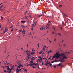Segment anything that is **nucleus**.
<instances>
[{"instance_id":"obj_1","label":"nucleus","mask_w":73,"mask_h":73,"mask_svg":"<svg viewBox=\"0 0 73 73\" xmlns=\"http://www.w3.org/2000/svg\"><path fill=\"white\" fill-rule=\"evenodd\" d=\"M17 64L19 65V66L17 67V68L16 70V73H18L19 72V69H21V67H23V66L22 65H21V62L20 61H18L17 62Z\"/></svg>"},{"instance_id":"obj_2","label":"nucleus","mask_w":73,"mask_h":73,"mask_svg":"<svg viewBox=\"0 0 73 73\" xmlns=\"http://www.w3.org/2000/svg\"><path fill=\"white\" fill-rule=\"evenodd\" d=\"M61 56L63 57L62 59L61 60V62H64L65 60L64 59H66L67 58V57H66L64 54L63 53L61 54Z\"/></svg>"},{"instance_id":"obj_3","label":"nucleus","mask_w":73,"mask_h":73,"mask_svg":"<svg viewBox=\"0 0 73 73\" xmlns=\"http://www.w3.org/2000/svg\"><path fill=\"white\" fill-rule=\"evenodd\" d=\"M54 56H55V58L57 59L58 58H60V56H61V55L58 54V53L57 52L56 54L54 55Z\"/></svg>"},{"instance_id":"obj_4","label":"nucleus","mask_w":73,"mask_h":73,"mask_svg":"<svg viewBox=\"0 0 73 73\" xmlns=\"http://www.w3.org/2000/svg\"><path fill=\"white\" fill-rule=\"evenodd\" d=\"M7 72H10V68L9 67V66H7Z\"/></svg>"},{"instance_id":"obj_5","label":"nucleus","mask_w":73,"mask_h":73,"mask_svg":"<svg viewBox=\"0 0 73 73\" xmlns=\"http://www.w3.org/2000/svg\"><path fill=\"white\" fill-rule=\"evenodd\" d=\"M30 63H31L29 65H30V66H31L32 65V64L33 63V61H31L30 62Z\"/></svg>"},{"instance_id":"obj_6","label":"nucleus","mask_w":73,"mask_h":73,"mask_svg":"<svg viewBox=\"0 0 73 73\" xmlns=\"http://www.w3.org/2000/svg\"><path fill=\"white\" fill-rule=\"evenodd\" d=\"M22 33H23V35H24L25 34V30H24V29H23V30H22Z\"/></svg>"},{"instance_id":"obj_7","label":"nucleus","mask_w":73,"mask_h":73,"mask_svg":"<svg viewBox=\"0 0 73 73\" xmlns=\"http://www.w3.org/2000/svg\"><path fill=\"white\" fill-rule=\"evenodd\" d=\"M44 16V14H41L40 15H38V17H40L42 16Z\"/></svg>"},{"instance_id":"obj_8","label":"nucleus","mask_w":73,"mask_h":73,"mask_svg":"<svg viewBox=\"0 0 73 73\" xmlns=\"http://www.w3.org/2000/svg\"><path fill=\"white\" fill-rule=\"evenodd\" d=\"M24 52H26V53L27 54V55L28 56V57H29V56H30V54H28V52H27L26 51H24Z\"/></svg>"},{"instance_id":"obj_9","label":"nucleus","mask_w":73,"mask_h":73,"mask_svg":"<svg viewBox=\"0 0 73 73\" xmlns=\"http://www.w3.org/2000/svg\"><path fill=\"white\" fill-rule=\"evenodd\" d=\"M25 21H21V23H22L23 24H24L25 23Z\"/></svg>"},{"instance_id":"obj_10","label":"nucleus","mask_w":73,"mask_h":73,"mask_svg":"<svg viewBox=\"0 0 73 73\" xmlns=\"http://www.w3.org/2000/svg\"><path fill=\"white\" fill-rule=\"evenodd\" d=\"M31 59V58L27 56V57L26 58L27 61H28V59Z\"/></svg>"},{"instance_id":"obj_11","label":"nucleus","mask_w":73,"mask_h":73,"mask_svg":"<svg viewBox=\"0 0 73 73\" xmlns=\"http://www.w3.org/2000/svg\"><path fill=\"white\" fill-rule=\"evenodd\" d=\"M47 25H48V26H46V27H47V28H46V29H47V28H49V26L50 25V24H48H48H47Z\"/></svg>"},{"instance_id":"obj_12","label":"nucleus","mask_w":73,"mask_h":73,"mask_svg":"<svg viewBox=\"0 0 73 73\" xmlns=\"http://www.w3.org/2000/svg\"><path fill=\"white\" fill-rule=\"evenodd\" d=\"M8 29H6L5 30V31H4L5 32V33H6L7 32V31L8 32Z\"/></svg>"},{"instance_id":"obj_13","label":"nucleus","mask_w":73,"mask_h":73,"mask_svg":"<svg viewBox=\"0 0 73 73\" xmlns=\"http://www.w3.org/2000/svg\"><path fill=\"white\" fill-rule=\"evenodd\" d=\"M22 30H20L19 31V33H20L21 32H22Z\"/></svg>"},{"instance_id":"obj_14","label":"nucleus","mask_w":73,"mask_h":73,"mask_svg":"<svg viewBox=\"0 0 73 73\" xmlns=\"http://www.w3.org/2000/svg\"><path fill=\"white\" fill-rule=\"evenodd\" d=\"M31 26L32 27H35V26L34 25V24H33L31 25Z\"/></svg>"},{"instance_id":"obj_15","label":"nucleus","mask_w":73,"mask_h":73,"mask_svg":"<svg viewBox=\"0 0 73 73\" xmlns=\"http://www.w3.org/2000/svg\"><path fill=\"white\" fill-rule=\"evenodd\" d=\"M39 58H40V59H41V60L43 59V58H41V56H39Z\"/></svg>"},{"instance_id":"obj_16","label":"nucleus","mask_w":73,"mask_h":73,"mask_svg":"<svg viewBox=\"0 0 73 73\" xmlns=\"http://www.w3.org/2000/svg\"><path fill=\"white\" fill-rule=\"evenodd\" d=\"M13 69L12 68H11V69H10V72H9L8 73H10L11 72V70H12Z\"/></svg>"},{"instance_id":"obj_17","label":"nucleus","mask_w":73,"mask_h":73,"mask_svg":"<svg viewBox=\"0 0 73 73\" xmlns=\"http://www.w3.org/2000/svg\"><path fill=\"white\" fill-rule=\"evenodd\" d=\"M34 65H35V66L36 65V64H35V63H33L32 64V65L33 66H34Z\"/></svg>"},{"instance_id":"obj_18","label":"nucleus","mask_w":73,"mask_h":73,"mask_svg":"<svg viewBox=\"0 0 73 73\" xmlns=\"http://www.w3.org/2000/svg\"><path fill=\"white\" fill-rule=\"evenodd\" d=\"M41 29H42V30H43L44 29V27H42L40 28V30H41Z\"/></svg>"},{"instance_id":"obj_19","label":"nucleus","mask_w":73,"mask_h":73,"mask_svg":"<svg viewBox=\"0 0 73 73\" xmlns=\"http://www.w3.org/2000/svg\"><path fill=\"white\" fill-rule=\"evenodd\" d=\"M48 60H47V63H46V64H49L50 63V62H48Z\"/></svg>"},{"instance_id":"obj_20","label":"nucleus","mask_w":73,"mask_h":73,"mask_svg":"<svg viewBox=\"0 0 73 73\" xmlns=\"http://www.w3.org/2000/svg\"><path fill=\"white\" fill-rule=\"evenodd\" d=\"M43 51H41L39 53V54H41L42 53V52Z\"/></svg>"},{"instance_id":"obj_21","label":"nucleus","mask_w":73,"mask_h":73,"mask_svg":"<svg viewBox=\"0 0 73 73\" xmlns=\"http://www.w3.org/2000/svg\"><path fill=\"white\" fill-rule=\"evenodd\" d=\"M31 66H32V67H33V68H36V67H35L33 66V65H31V66H30L31 67Z\"/></svg>"},{"instance_id":"obj_22","label":"nucleus","mask_w":73,"mask_h":73,"mask_svg":"<svg viewBox=\"0 0 73 73\" xmlns=\"http://www.w3.org/2000/svg\"><path fill=\"white\" fill-rule=\"evenodd\" d=\"M52 52H51V50H50V51H49V52H48V53L49 54V53H51Z\"/></svg>"},{"instance_id":"obj_23","label":"nucleus","mask_w":73,"mask_h":73,"mask_svg":"<svg viewBox=\"0 0 73 73\" xmlns=\"http://www.w3.org/2000/svg\"><path fill=\"white\" fill-rule=\"evenodd\" d=\"M1 19L2 20H3V17L2 16H1Z\"/></svg>"},{"instance_id":"obj_24","label":"nucleus","mask_w":73,"mask_h":73,"mask_svg":"<svg viewBox=\"0 0 73 73\" xmlns=\"http://www.w3.org/2000/svg\"><path fill=\"white\" fill-rule=\"evenodd\" d=\"M54 58H55V56H54H54H53V57L52 59Z\"/></svg>"},{"instance_id":"obj_25","label":"nucleus","mask_w":73,"mask_h":73,"mask_svg":"<svg viewBox=\"0 0 73 73\" xmlns=\"http://www.w3.org/2000/svg\"><path fill=\"white\" fill-rule=\"evenodd\" d=\"M35 54V52H33V53L32 52V53H31V55H33V54Z\"/></svg>"},{"instance_id":"obj_26","label":"nucleus","mask_w":73,"mask_h":73,"mask_svg":"<svg viewBox=\"0 0 73 73\" xmlns=\"http://www.w3.org/2000/svg\"><path fill=\"white\" fill-rule=\"evenodd\" d=\"M53 66L54 68H56V66H55L54 65H53Z\"/></svg>"},{"instance_id":"obj_27","label":"nucleus","mask_w":73,"mask_h":73,"mask_svg":"<svg viewBox=\"0 0 73 73\" xmlns=\"http://www.w3.org/2000/svg\"><path fill=\"white\" fill-rule=\"evenodd\" d=\"M58 35L59 36H61V34H60V33H58Z\"/></svg>"},{"instance_id":"obj_28","label":"nucleus","mask_w":73,"mask_h":73,"mask_svg":"<svg viewBox=\"0 0 73 73\" xmlns=\"http://www.w3.org/2000/svg\"><path fill=\"white\" fill-rule=\"evenodd\" d=\"M3 5H1L0 7V9L1 8L3 7Z\"/></svg>"},{"instance_id":"obj_29","label":"nucleus","mask_w":73,"mask_h":73,"mask_svg":"<svg viewBox=\"0 0 73 73\" xmlns=\"http://www.w3.org/2000/svg\"><path fill=\"white\" fill-rule=\"evenodd\" d=\"M61 65V63H59V64H58V65L59 66H60Z\"/></svg>"},{"instance_id":"obj_30","label":"nucleus","mask_w":73,"mask_h":73,"mask_svg":"<svg viewBox=\"0 0 73 73\" xmlns=\"http://www.w3.org/2000/svg\"><path fill=\"white\" fill-rule=\"evenodd\" d=\"M44 59L46 60H46H47L46 58H43V59Z\"/></svg>"},{"instance_id":"obj_31","label":"nucleus","mask_w":73,"mask_h":73,"mask_svg":"<svg viewBox=\"0 0 73 73\" xmlns=\"http://www.w3.org/2000/svg\"><path fill=\"white\" fill-rule=\"evenodd\" d=\"M54 62H57V60H56L55 59V60L54 61Z\"/></svg>"},{"instance_id":"obj_32","label":"nucleus","mask_w":73,"mask_h":73,"mask_svg":"<svg viewBox=\"0 0 73 73\" xmlns=\"http://www.w3.org/2000/svg\"><path fill=\"white\" fill-rule=\"evenodd\" d=\"M39 60H38L36 61L37 63H38V61H39Z\"/></svg>"},{"instance_id":"obj_33","label":"nucleus","mask_w":73,"mask_h":73,"mask_svg":"<svg viewBox=\"0 0 73 73\" xmlns=\"http://www.w3.org/2000/svg\"><path fill=\"white\" fill-rule=\"evenodd\" d=\"M38 63H37L36 64V65H35V66H38Z\"/></svg>"},{"instance_id":"obj_34","label":"nucleus","mask_w":73,"mask_h":73,"mask_svg":"<svg viewBox=\"0 0 73 73\" xmlns=\"http://www.w3.org/2000/svg\"><path fill=\"white\" fill-rule=\"evenodd\" d=\"M14 66H12V69H14Z\"/></svg>"},{"instance_id":"obj_35","label":"nucleus","mask_w":73,"mask_h":73,"mask_svg":"<svg viewBox=\"0 0 73 73\" xmlns=\"http://www.w3.org/2000/svg\"><path fill=\"white\" fill-rule=\"evenodd\" d=\"M3 71H4V72H5L6 73H7V71H6L5 70H3Z\"/></svg>"},{"instance_id":"obj_36","label":"nucleus","mask_w":73,"mask_h":73,"mask_svg":"<svg viewBox=\"0 0 73 73\" xmlns=\"http://www.w3.org/2000/svg\"><path fill=\"white\" fill-rule=\"evenodd\" d=\"M61 7H62V5H60L59 7L60 8Z\"/></svg>"},{"instance_id":"obj_37","label":"nucleus","mask_w":73,"mask_h":73,"mask_svg":"<svg viewBox=\"0 0 73 73\" xmlns=\"http://www.w3.org/2000/svg\"><path fill=\"white\" fill-rule=\"evenodd\" d=\"M43 50H44V51H45V48H44V47H43Z\"/></svg>"},{"instance_id":"obj_38","label":"nucleus","mask_w":73,"mask_h":73,"mask_svg":"<svg viewBox=\"0 0 73 73\" xmlns=\"http://www.w3.org/2000/svg\"><path fill=\"white\" fill-rule=\"evenodd\" d=\"M45 54V53L44 52H43V53H42V55H44V54Z\"/></svg>"},{"instance_id":"obj_39","label":"nucleus","mask_w":73,"mask_h":73,"mask_svg":"<svg viewBox=\"0 0 73 73\" xmlns=\"http://www.w3.org/2000/svg\"><path fill=\"white\" fill-rule=\"evenodd\" d=\"M3 3H1V4H0V5H1L2 4H3Z\"/></svg>"},{"instance_id":"obj_40","label":"nucleus","mask_w":73,"mask_h":73,"mask_svg":"<svg viewBox=\"0 0 73 73\" xmlns=\"http://www.w3.org/2000/svg\"><path fill=\"white\" fill-rule=\"evenodd\" d=\"M45 65H46V66H48V67H49V66L47 64H45Z\"/></svg>"},{"instance_id":"obj_41","label":"nucleus","mask_w":73,"mask_h":73,"mask_svg":"<svg viewBox=\"0 0 73 73\" xmlns=\"http://www.w3.org/2000/svg\"><path fill=\"white\" fill-rule=\"evenodd\" d=\"M24 71H25V72H27V69H25V70H24Z\"/></svg>"},{"instance_id":"obj_42","label":"nucleus","mask_w":73,"mask_h":73,"mask_svg":"<svg viewBox=\"0 0 73 73\" xmlns=\"http://www.w3.org/2000/svg\"><path fill=\"white\" fill-rule=\"evenodd\" d=\"M23 69L24 70V71H25V70L26 69L25 68H23Z\"/></svg>"},{"instance_id":"obj_43","label":"nucleus","mask_w":73,"mask_h":73,"mask_svg":"<svg viewBox=\"0 0 73 73\" xmlns=\"http://www.w3.org/2000/svg\"><path fill=\"white\" fill-rule=\"evenodd\" d=\"M60 29L61 30H62V27H60Z\"/></svg>"},{"instance_id":"obj_44","label":"nucleus","mask_w":73,"mask_h":73,"mask_svg":"<svg viewBox=\"0 0 73 73\" xmlns=\"http://www.w3.org/2000/svg\"><path fill=\"white\" fill-rule=\"evenodd\" d=\"M32 58H33V59H34V60H35V58H34V57H32Z\"/></svg>"},{"instance_id":"obj_45","label":"nucleus","mask_w":73,"mask_h":73,"mask_svg":"<svg viewBox=\"0 0 73 73\" xmlns=\"http://www.w3.org/2000/svg\"><path fill=\"white\" fill-rule=\"evenodd\" d=\"M3 34H5V31H3Z\"/></svg>"},{"instance_id":"obj_46","label":"nucleus","mask_w":73,"mask_h":73,"mask_svg":"<svg viewBox=\"0 0 73 73\" xmlns=\"http://www.w3.org/2000/svg\"><path fill=\"white\" fill-rule=\"evenodd\" d=\"M3 34H5V31H3Z\"/></svg>"},{"instance_id":"obj_47","label":"nucleus","mask_w":73,"mask_h":73,"mask_svg":"<svg viewBox=\"0 0 73 73\" xmlns=\"http://www.w3.org/2000/svg\"><path fill=\"white\" fill-rule=\"evenodd\" d=\"M54 61H52V62H51V63H54Z\"/></svg>"},{"instance_id":"obj_48","label":"nucleus","mask_w":73,"mask_h":73,"mask_svg":"<svg viewBox=\"0 0 73 73\" xmlns=\"http://www.w3.org/2000/svg\"><path fill=\"white\" fill-rule=\"evenodd\" d=\"M26 52H29V53H30V52L28 51V50H27V51H26Z\"/></svg>"},{"instance_id":"obj_49","label":"nucleus","mask_w":73,"mask_h":73,"mask_svg":"<svg viewBox=\"0 0 73 73\" xmlns=\"http://www.w3.org/2000/svg\"><path fill=\"white\" fill-rule=\"evenodd\" d=\"M54 41H55L56 42V39L55 38H54Z\"/></svg>"},{"instance_id":"obj_50","label":"nucleus","mask_w":73,"mask_h":73,"mask_svg":"<svg viewBox=\"0 0 73 73\" xmlns=\"http://www.w3.org/2000/svg\"><path fill=\"white\" fill-rule=\"evenodd\" d=\"M5 68H6V67H7V66H5Z\"/></svg>"},{"instance_id":"obj_51","label":"nucleus","mask_w":73,"mask_h":73,"mask_svg":"<svg viewBox=\"0 0 73 73\" xmlns=\"http://www.w3.org/2000/svg\"><path fill=\"white\" fill-rule=\"evenodd\" d=\"M68 53V54H70V53L68 52V53Z\"/></svg>"},{"instance_id":"obj_52","label":"nucleus","mask_w":73,"mask_h":73,"mask_svg":"<svg viewBox=\"0 0 73 73\" xmlns=\"http://www.w3.org/2000/svg\"><path fill=\"white\" fill-rule=\"evenodd\" d=\"M64 23V22H62V25H63Z\"/></svg>"},{"instance_id":"obj_53","label":"nucleus","mask_w":73,"mask_h":73,"mask_svg":"<svg viewBox=\"0 0 73 73\" xmlns=\"http://www.w3.org/2000/svg\"><path fill=\"white\" fill-rule=\"evenodd\" d=\"M5 65H8V64L7 63H5Z\"/></svg>"},{"instance_id":"obj_54","label":"nucleus","mask_w":73,"mask_h":73,"mask_svg":"<svg viewBox=\"0 0 73 73\" xmlns=\"http://www.w3.org/2000/svg\"><path fill=\"white\" fill-rule=\"evenodd\" d=\"M38 68L39 69H40V67H39V66H38Z\"/></svg>"},{"instance_id":"obj_55","label":"nucleus","mask_w":73,"mask_h":73,"mask_svg":"<svg viewBox=\"0 0 73 73\" xmlns=\"http://www.w3.org/2000/svg\"><path fill=\"white\" fill-rule=\"evenodd\" d=\"M49 42H50V43H51V41H50V40H49Z\"/></svg>"},{"instance_id":"obj_56","label":"nucleus","mask_w":73,"mask_h":73,"mask_svg":"<svg viewBox=\"0 0 73 73\" xmlns=\"http://www.w3.org/2000/svg\"><path fill=\"white\" fill-rule=\"evenodd\" d=\"M51 64H50V65H49V66H50V67H52V66H51Z\"/></svg>"},{"instance_id":"obj_57","label":"nucleus","mask_w":73,"mask_h":73,"mask_svg":"<svg viewBox=\"0 0 73 73\" xmlns=\"http://www.w3.org/2000/svg\"><path fill=\"white\" fill-rule=\"evenodd\" d=\"M63 46H66V44H63Z\"/></svg>"},{"instance_id":"obj_58","label":"nucleus","mask_w":73,"mask_h":73,"mask_svg":"<svg viewBox=\"0 0 73 73\" xmlns=\"http://www.w3.org/2000/svg\"><path fill=\"white\" fill-rule=\"evenodd\" d=\"M39 62H40V63H41V61L40 60H39Z\"/></svg>"},{"instance_id":"obj_59","label":"nucleus","mask_w":73,"mask_h":73,"mask_svg":"<svg viewBox=\"0 0 73 73\" xmlns=\"http://www.w3.org/2000/svg\"><path fill=\"white\" fill-rule=\"evenodd\" d=\"M37 23V22H36L35 23V24H36Z\"/></svg>"},{"instance_id":"obj_60","label":"nucleus","mask_w":73,"mask_h":73,"mask_svg":"<svg viewBox=\"0 0 73 73\" xmlns=\"http://www.w3.org/2000/svg\"><path fill=\"white\" fill-rule=\"evenodd\" d=\"M52 34H54V32H52Z\"/></svg>"},{"instance_id":"obj_61","label":"nucleus","mask_w":73,"mask_h":73,"mask_svg":"<svg viewBox=\"0 0 73 73\" xmlns=\"http://www.w3.org/2000/svg\"><path fill=\"white\" fill-rule=\"evenodd\" d=\"M40 60L41 61H42V59H40Z\"/></svg>"},{"instance_id":"obj_62","label":"nucleus","mask_w":73,"mask_h":73,"mask_svg":"<svg viewBox=\"0 0 73 73\" xmlns=\"http://www.w3.org/2000/svg\"><path fill=\"white\" fill-rule=\"evenodd\" d=\"M21 69H20V70H19V71H21Z\"/></svg>"},{"instance_id":"obj_63","label":"nucleus","mask_w":73,"mask_h":73,"mask_svg":"<svg viewBox=\"0 0 73 73\" xmlns=\"http://www.w3.org/2000/svg\"><path fill=\"white\" fill-rule=\"evenodd\" d=\"M37 45L38 46H39V43H38Z\"/></svg>"},{"instance_id":"obj_64","label":"nucleus","mask_w":73,"mask_h":73,"mask_svg":"<svg viewBox=\"0 0 73 73\" xmlns=\"http://www.w3.org/2000/svg\"><path fill=\"white\" fill-rule=\"evenodd\" d=\"M1 30H3V29H1Z\"/></svg>"}]
</instances>
